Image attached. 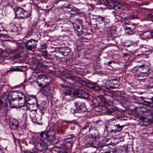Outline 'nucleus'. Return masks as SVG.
<instances>
[{"mask_svg": "<svg viewBox=\"0 0 153 153\" xmlns=\"http://www.w3.org/2000/svg\"><path fill=\"white\" fill-rule=\"evenodd\" d=\"M23 93L22 92H21L13 91L8 94L5 100V103H4L2 100H0V108L1 109H2L3 108L7 107L8 104L9 105L10 107H14V105H12L13 104L12 103V102L17 99H18Z\"/></svg>", "mask_w": 153, "mask_h": 153, "instance_id": "1", "label": "nucleus"}, {"mask_svg": "<svg viewBox=\"0 0 153 153\" xmlns=\"http://www.w3.org/2000/svg\"><path fill=\"white\" fill-rule=\"evenodd\" d=\"M36 82L38 86L44 88L50 85V80L48 77L44 75H39L36 76Z\"/></svg>", "mask_w": 153, "mask_h": 153, "instance_id": "2", "label": "nucleus"}, {"mask_svg": "<svg viewBox=\"0 0 153 153\" xmlns=\"http://www.w3.org/2000/svg\"><path fill=\"white\" fill-rule=\"evenodd\" d=\"M15 16L16 18L19 19H22L28 18L30 14L21 7H17L14 9Z\"/></svg>", "mask_w": 153, "mask_h": 153, "instance_id": "3", "label": "nucleus"}, {"mask_svg": "<svg viewBox=\"0 0 153 153\" xmlns=\"http://www.w3.org/2000/svg\"><path fill=\"white\" fill-rule=\"evenodd\" d=\"M34 144L35 149L39 151H43L47 148V143L43 139L37 140L35 141Z\"/></svg>", "mask_w": 153, "mask_h": 153, "instance_id": "4", "label": "nucleus"}, {"mask_svg": "<svg viewBox=\"0 0 153 153\" xmlns=\"http://www.w3.org/2000/svg\"><path fill=\"white\" fill-rule=\"evenodd\" d=\"M98 126V123L95 122L92 123L88 130L90 132V134L88 135L89 138L95 139L98 137L99 133L97 128Z\"/></svg>", "mask_w": 153, "mask_h": 153, "instance_id": "5", "label": "nucleus"}, {"mask_svg": "<svg viewBox=\"0 0 153 153\" xmlns=\"http://www.w3.org/2000/svg\"><path fill=\"white\" fill-rule=\"evenodd\" d=\"M66 92L68 93L70 96H71V94H74L77 96L78 97L85 99H87L89 97L88 94L87 93L80 89H77L73 91H68Z\"/></svg>", "mask_w": 153, "mask_h": 153, "instance_id": "6", "label": "nucleus"}, {"mask_svg": "<svg viewBox=\"0 0 153 153\" xmlns=\"http://www.w3.org/2000/svg\"><path fill=\"white\" fill-rule=\"evenodd\" d=\"M37 42L35 39H30L25 43V48L27 50L33 51L36 47Z\"/></svg>", "mask_w": 153, "mask_h": 153, "instance_id": "7", "label": "nucleus"}, {"mask_svg": "<svg viewBox=\"0 0 153 153\" xmlns=\"http://www.w3.org/2000/svg\"><path fill=\"white\" fill-rule=\"evenodd\" d=\"M33 103L28 102L26 105V108L27 110L30 111H35L37 110L38 108V104L34 98H32L31 100Z\"/></svg>", "mask_w": 153, "mask_h": 153, "instance_id": "8", "label": "nucleus"}, {"mask_svg": "<svg viewBox=\"0 0 153 153\" xmlns=\"http://www.w3.org/2000/svg\"><path fill=\"white\" fill-rule=\"evenodd\" d=\"M58 53L64 56H69L71 54V51L70 48L66 47H61L59 48Z\"/></svg>", "mask_w": 153, "mask_h": 153, "instance_id": "9", "label": "nucleus"}, {"mask_svg": "<svg viewBox=\"0 0 153 153\" xmlns=\"http://www.w3.org/2000/svg\"><path fill=\"white\" fill-rule=\"evenodd\" d=\"M73 143V142L71 141H64L61 143V146L64 148L65 150L68 151V153H69L72 148Z\"/></svg>", "mask_w": 153, "mask_h": 153, "instance_id": "10", "label": "nucleus"}, {"mask_svg": "<svg viewBox=\"0 0 153 153\" xmlns=\"http://www.w3.org/2000/svg\"><path fill=\"white\" fill-rule=\"evenodd\" d=\"M131 72L134 74L136 78L142 77H144V74L140 71V69L139 67V65L134 67L131 70Z\"/></svg>", "mask_w": 153, "mask_h": 153, "instance_id": "11", "label": "nucleus"}, {"mask_svg": "<svg viewBox=\"0 0 153 153\" xmlns=\"http://www.w3.org/2000/svg\"><path fill=\"white\" fill-rule=\"evenodd\" d=\"M67 78L71 80L76 81L77 85L81 87L84 83V81L81 79L79 77L69 75L68 76H66Z\"/></svg>", "mask_w": 153, "mask_h": 153, "instance_id": "12", "label": "nucleus"}, {"mask_svg": "<svg viewBox=\"0 0 153 153\" xmlns=\"http://www.w3.org/2000/svg\"><path fill=\"white\" fill-rule=\"evenodd\" d=\"M26 97L25 95L23 93L18 99V105L19 107H22L25 106L27 103Z\"/></svg>", "mask_w": 153, "mask_h": 153, "instance_id": "13", "label": "nucleus"}, {"mask_svg": "<svg viewBox=\"0 0 153 153\" xmlns=\"http://www.w3.org/2000/svg\"><path fill=\"white\" fill-rule=\"evenodd\" d=\"M52 153H68V151L65 150L63 147H54L51 149Z\"/></svg>", "mask_w": 153, "mask_h": 153, "instance_id": "14", "label": "nucleus"}, {"mask_svg": "<svg viewBox=\"0 0 153 153\" xmlns=\"http://www.w3.org/2000/svg\"><path fill=\"white\" fill-rule=\"evenodd\" d=\"M76 106L81 111L85 112L87 110L85 106V103L83 102L77 101L74 103Z\"/></svg>", "mask_w": 153, "mask_h": 153, "instance_id": "15", "label": "nucleus"}, {"mask_svg": "<svg viewBox=\"0 0 153 153\" xmlns=\"http://www.w3.org/2000/svg\"><path fill=\"white\" fill-rule=\"evenodd\" d=\"M139 67L142 70V72L143 74H144V77H147L148 75L150 74V72L149 69L146 66H145L144 65H139Z\"/></svg>", "mask_w": 153, "mask_h": 153, "instance_id": "16", "label": "nucleus"}, {"mask_svg": "<svg viewBox=\"0 0 153 153\" xmlns=\"http://www.w3.org/2000/svg\"><path fill=\"white\" fill-rule=\"evenodd\" d=\"M118 122L115 119H111L109 120L108 125V128H111L110 131H113V129L117 125V124Z\"/></svg>", "mask_w": 153, "mask_h": 153, "instance_id": "17", "label": "nucleus"}, {"mask_svg": "<svg viewBox=\"0 0 153 153\" xmlns=\"http://www.w3.org/2000/svg\"><path fill=\"white\" fill-rule=\"evenodd\" d=\"M107 83H110L109 87L107 88H109L112 87L116 88L119 85V82L118 80L116 79H113L107 81Z\"/></svg>", "mask_w": 153, "mask_h": 153, "instance_id": "18", "label": "nucleus"}, {"mask_svg": "<svg viewBox=\"0 0 153 153\" xmlns=\"http://www.w3.org/2000/svg\"><path fill=\"white\" fill-rule=\"evenodd\" d=\"M40 136L44 137V136H55V132L53 130L48 131H42L39 133Z\"/></svg>", "mask_w": 153, "mask_h": 153, "instance_id": "19", "label": "nucleus"}, {"mask_svg": "<svg viewBox=\"0 0 153 153\" xmlns=\"http://www.w3.org/2000/svg\"><path fill=\"white\" fill-rule=\"evenodd\" d=\"M88 86L89 88L94 90H100L101 88L100 85H98L94 82L89 83L88 85Z\"/></svg>", "mask_w": 153, "mask_h": 153, "instance_id": "20", "label": "nucleus"}, {"mask_svg": "<svg viewBox=\"0 0 153 153\" xmlns=\"http://www.w3.org/2000/svg\"><path fill=\"white\" fill-rule=\"evenodd\" d=\"M42 138H45L49 142H51L53 141H55L54 142V143H56L57 142H55V139L56 137L55 136H44V137H42Z\"/></svg>", "mask_w": 153, "mask_h": 153, "instance_id": "21", "label": "nucleus"}, {"mask_svg": "<svg viewBox=\"0 0 153 153\" xmlns=\"http://www.w3.org/2000/svg\"><path fill=\"white\" fill-rule=\"evenodd\" d=\"M109 3L108 0H98L97 1L98 4L103 6H107L108 5Z\"/></svg>", "mask_w": 153, "mask_h": 153, "instance_id": "22", "label": "nucleus"}, {"mask_svg": "<svg viewBox=\"0 0 153 153\" xmlns=\"http://www.w3.org/2000/svg\"><path fill=\"white\" fill-rule=\"evenodd\" d=\"M10 126L11 128L16 129L18 126V122L16 120H15L13 122L11 123Z\"/></svg>", "mask_w": 153, "mask_h": 153, "instance_id": "23", "label": "nucleus"}, {"mask_svg": "<svg viewBox=\"0 0 153 153\" xmlns=\"http://www.w3.org/2000/svg\"><path fill=\"white\" fill-rule=\"evenodd\" d=\"M124 126H120L118 123L117 124V125L116 126L114 127L113 131H119L121 130L123 127Z\"/></svg>", "mask_w": 153, "mask_h": 153, "instance_id": "24", "label": "nucleus"}, {"mask_svg": "<svg viewBox=\"0 0 153 153\" xmlns=\"http://www.w3.org/2000/svg\"><path fill=\"white\" fill-rule=\"evenodd\" d=\"M99 18H101V20L103 21L105 23H109L110 22V20L108 16H105L104 17H102L100 16Z\"/></svg>", "mask_w": 153, "mask_h": 153, "instance_id": "25", "label": "nucleus"}, {"mask_svg": "<svg viewBox=\"0 0 153 153\" xmlns=\"http://www.w3.org/2000/svg\"><path fill=\"white\" fill-rule=\"evenodd\" d=\"M97 100H99L103 104H105L106 102L105 98L102 95H100L97 96Z\"/></svg>", "mask_w": 153, "mask_h": 153, "instance_id": "26", "label": "nucleus"}, {"mask_svg": "<svg viewBox=\"0 0 153 153\" xmlns=\"http://www.w3.org/2000/svg\"><path fill=\"white\" fill-rule=\"evenodd\" d=\"M124 25H128L130 27V29H131V30H132L133 31L135 29L136 26L137 25V24H131V23H129L126 22L125 23Z\"/></svg>", "mask_w": 153, "mask_h": 153, "instance_id": "27", "label": "nucleus"}, {"mask_svg": "<svg viewBox=\"0 0 153 153\" xmlns=\"http://www.w3.org/2000/svg\"><path fill=\"white\" fill-rule=\"evenodd\" d=\"M107 148L106 149L107 150V151L108 152H109L110 153H111V152H114L115 151H116V150L114 148H111L110 147H108L107 146H105L103 147L102 149L103 150L105 149L106 148Z\"/></svg>", "mask_w": 153, "mask_h": 153, "instance_id": "28", "label": "nucleus"}, {"mask_svg": "<svg viewBox=\"0 0 153 153\" xmlns=\"http://www.w3.org/2000/svg\"><path fill=\"white\" fill-rule=\"evenodd\" d=\"M125 29L126 32L128 33H129L130 32H132L133 31L132 30H131L130 28V27L127 25H125Z\"/></svg>", "mask_w": 153, "mask_h": 153, "instance_id": "29", "label": "nucleus"}, {"mask_svg": "<svg viewBox=\"0 0 153 153\" xmlns=\"http://www.w3.org/2000/svg\"><path fill=\"white\" fill-rule=\"evenodd\" d=\"M6 52L8 53H14L17 51V50H11L9 48H7L6 50Z\"/></svg>", "mask_w": 153, "mask_h": 153, "instance_id": "30", "label": "nucleus"}, {"mask_svg": "<svg viewBox=\"0 0 153 153\" xmlns=\"http://www.w3.org/2000/svg\"><path fill=\"white\" fill-rule=\"evenodd\" d=\"M146 17H147L148 19L150 20L151 21L153 22V13H148L146 15Z\"/></svg>", "mask_w": 153, "mask_h": 153, "instance_id": "31", "label": "nucleus"}, {"mask_svg": "<svg viewBox=\"0 0 153 153\" xmlns=\"http://www.w3.org/2000/svg\"><path fill=\"white\" fill-rule=\"evenodd\" d=\"M115 8L116 9L123 10V7L122 5L120 4H117V5L115 7Z\"/></svg>", "mask_w": 153, "mask_h": 153, "instance_id": "32", "label": "nucleus"}, {"mask_svg": "<svg viewBox=\"0 0 153 153\" xmlns=\"http://www.w3.org/2000/svg\"><path fill=\"white\" fill-rule=\"evenodd\" d=\"M19 69L18 68H11L9 69L8 70L9 72H13V71H19Z\"/></svg>", "mask_w": 153, "mask_h": 153, "instance_id": "33", "label": "nucleus"}, {"mask_svg": "<svg viewBox=\"0 0 153 153\" xmlns=\"http://www.w3.org/2000/svg\"><path fill=\"white\" fill-rule=\"evenodd\" d=\"M77 108H78L76 106H75V107L71 108V113L73 114L75 113L77 111Z\"/></svg>", "mask_w": 153, "mask_h": 153, "instance_id": "34", "label": "nucleus"}, {"mask_svg": "<svg viewBox=\"0 0 153 153\" xmlns=\"http://www.w3.org/2000/svg\"><path fill=\"white\" fill-rule=\"evenodd\" d=\"M92 124H91L90 123H88L86 124L85 125L84 127L83 128V130L86 129L87 128H90V126H91Z\"/></svg>", "mask_w": 153, "mask_h": 153, "instance_id": "35", "label": "nucleus"}, {"mask_svg": "<svg viewBox=\"0 0 153 153\" xmlns=\"http://www.w3.org/2000/svg\"><path fill=\"white\" fill-rule=\"evenodd\" d=\"M46 46L45 44H42L41 45L40 47V51H42L46 50Z\"/></svg>", "mask_w": 153, "mask_h": 153, "instance_id": "36", "label": "nucleus"}, {"mask_svg": "<svg viewBox=\"0 0 153 153\" xmlns=\"http://www.w3.org/2000/svg\"><path fill=\"white\" fill-rule=\"evenodd\" d=\"M42 54L43 56L45 58H47V53L46 51V50L42 51Z\"/></svg>", "mask_w": 153, "mask_h": 153, "instance_id": "37", "label": "nucleus"}, {"mask_svg": "<svg viewBox=\"0 0 153 153\" xmlns=\"http://www.w3.org/2000/svg\"><path fill=\"white\" fill-rule=\"evenodd\" d=\"M108 114L109 115H114L115 113V111H108Z\"/></svg>", "mask_w": 153, "mask_h": 153, "instance_id": "38", "label": "nucleus"}, {"mask_svg": "<svg viewBox=\"0 0 153 153\" xmlns=\"http://www.w3.org/2000/svg\"><path fill=\"white\" fill-rule=\"evenodd\" d=\"M131 16L134 18V19H138L139 17V15L138 14H137L136 15H131Z\"/></svg>", "mask_w": 153, "mask_h": 153, "instance_id": "39", "label": "nucleus"}, {"mask_svg": "<svg viewBox=\"0 0 153 153\" xmlns=\"http://www.w3.org/2000/svg\"><path fill=\"white\" fill-rule=\"evenodd\" d=\"M0 37H2L3 38H7V35L5 34H4L2 33H0Z\"/></svg>", "mask_w": 153, "mask_h": 153, "instance_id": "40", "label": "nucleus"}, {"mask_svg": "<svg viewBox=\"0 0 153 153\" xmlns=\"http://www.w3.org/2000/svg\"><path fill=\"white\" fill-rule=\"evenodd\" d=\"M91 106L92 108H97V105H95V104L94 103H93V104H91Z\"/></svg>", "mask_w": 153, "mask_h": 153, "instance_id": "41", "label": "nucleus"}, {"mask_svg": "<svg viewBox=\"0 0 153 153\" xmlns=\"http://www.w3.org/2000/svg\"><path fill=\"white\" fill-rule=\"evenodd\" d=\"M98 108L99 109V111H100V110H102L103 109V108H104V106H99L98 107Z\"/></svg>", "mask_w": 153, "mask_h": 153, "instance_id": "42", "label": "nucleus"}, {"mask_svg": "<svg viewBox=\"0 0 153 153\" xmlns=\"http://www.w3.org/2000/svg\"><path fill=\"white\" fill-rule=\"evenodd\" d=\"M49 0H41V1L42 2H43L45 3H47L48 2V1Z\"/></svg>", "mask_w": 153, "mask_h": 153, "instance_id": "43", "label": "nucleus"}, {"mask_svg": "<svg viewBox=\"0 0 153 153\" xmlns=\"http://www.w3.org/2000/svg\"><path fill=\"white\" fill-rule=\"evenodd\" d=\"M32 98L29 99V101L27 100V102L26 105L27 104L28 102H30V103H33V102H32V101L31 100H32Z\"/></svg>", "mask_w": 153, "mask_h": 153, "instance_id": "44", "label": "nucleus"}, {"mask_svg": "<svg viewBox=\"0 0 153 153\" xmlns=\"http://www.w3.org/2000/svg\"><path fill=\"white\" fill-rule=\"evenodd\" d=\"M25 153H38V152L36 151L32 152L30 151H28Z\"/></svg>", "mask_w": 153, "mask_h": 153, "instance_id": "45", "label": "nucleus"}, {"mask_svg": "<svg viewBox=\"0 0 153 153\" xmlns=\"http://www.w3.org/2000/svg\"><path fill=\"white\" fill-rule=\"evenodd\" d=\"M123 56L124 57H127L129 56V55L127 53H126L123 55Z\"/></svg>", "mask_w": 153, "mask_h": 153, "instance_id": "46", "label": "nucleus"}, {"mask_svg": "<svg viewBox=\"0 0 153 153\" xmlns=\"http://www.w3.org/2000/svg\"><path fill=\"white\" fill-rule=\"evenodd\" d=\"M150 35L151 37H153V30L151 32Z\"/></svg>", "mask_w": 153, "mask_h": 153, "instance_id": "47", "label": "nucleus"}, {"mask_svg": "<svg viewBox=\"0 0 153 153\" xmlns=\"http://www.w3.org/2000/svg\"><path fill=\"white\" fill-rule=\"evenodd\" d=\"M150 35L151 37H153V30L151 32Z\"/></svg>", "mask_w": 153, "mask_h": 153, "instance_id": "48", "label": "nucleus"}, {"mask_svg": "<svg viewBox=\"0 0 153 153\" xmlns=\"http://www.w3.org/2000/svg\"><path fill=\"white\" fill-rule=\"evenodd\" d=\"M125 46L126 47H129L130 46H132V45L131 44L130 45H127V44H126Z\"/></svg>", "mask_w": 153, "mask_h": 153, "instance_id": "49", "label": "nucleus"}, {"mask_svg": "<svg viewBox=\"0 0 153 153\" xmlns=\"http://www.w3.org/2000/svg\"><path fill=\"white\" fill-rule=\"evenodd\" d=\"M128 19V17H124L123 18V19H125V20Z\"/></svg>", "mask_w": 153, "mask_h": 153, "instance_id": "50", "label": "nucleus"}, {"mask_svg": "<svg viewBox=\"0 0 153 153\" xmlns=\"http://www.w3.org/2000/svg\"><path fill=\"white\" fill-rule=\"evenodd\" d=\"M76 28L77 29V30L79 29H80V27L79 26H77V25L76 24Z\"/></svg>", "mask_w": 153, "mask_h": 153, "instance_id": "51", "label": "nucleus"}, {"mask_svg": "<svg viewBox=\"0 0 153 153\" xmlns=\"http://www.w3.org/2000/svg\"><path fill=\"white\" fill-rule=\"evenodd\" d=\"M112 61H110L108 62V64L109 65H110V64L112 63Z\"/></svg>", "mask_w": 153, "mask_h": 153, "instance_id": "52", "label": "nucleus"}, {"mask_svg": "<svg viewBox=\"0 0 153 153\" xmlns=\"http://www.w3.org/2000/svg\"><path fill=\"white\" fill-rule=\"evenodd\" d=\"M90 6L93 9L94 7V5L93 4H91Z\"/></svg>", "mask_w": 153, "mask_h": 153, "instance_id": "53", "label": "nucleus"}, {"mask_svg": "<svg viewBox=\"0 0 153 153\" xmlns=\"http://www.w3.org/2000/svg\"><path fill=\"white\" fill-rule=\"evenodd\" d=\"M151 100L152 101V103H153V97H152L151 98Z\"/></svg>", "mask_w": 153, "mask_h": 153, "instance_id": "54", "label": "nucleus"}, {"mask_svg": "<svg viewBox=\"0 0 153 153\" xmlns=\"http://www.w3.org/2000/svg\"><path fill=\"white\" fill-rule=\"evenodd\" d=\"M23 0H17V1H18L19 2H22Z\"/></svg>", "mask_w": 153, "mask_h": 153, "instance_id": "55", "label": "nucleus"}, {"mask_svg": "<svg viewBox=\"0 0 153 153\" xmlns=\"http://www.w3.org/2000/svg\"><path fill=\"white\" fill-rule=\"evenodd\" d=\"M151 102H149V105H151Z\"/></svg>", "mask_w": 153, "mask_h": 153, "instance_id": "56", "label": "nucleus"}, {"mask_svg": "<svg viewBox=\"0 0 153 153\" xmlns=\"http://www.w3.org/2000/svg\"><path fill=\"white\" fill-rule=\"evenodd\" d=\"M14 138H15V140H16V138L15 137H14Z\"/></svg>", "mask_w": 153, "mask_h": 153, "instance_id": "57", "label": "nucleus"}, {"mask_svg": "<svg viewBox=\"0 0 153 153\" xmlns=\"http://www.w3.org/2000/svg\"><path fill=\"white\" fill-rule=\"evenodd\" d=\"M73 23L74 24H74H75V23L74 22Z\"/></svg>", "mask_w": 153, "mask_h": 153, "instance_id": "58", "label": "nucleus"}, {"mask_svg": "<svg viewBox=\"0 0 153 153\" xmlns=\"http://www.w3.org/2000/svg\"><path fill=\"white\" fill-rule=\"evenodd\" d=\"M11 32H13V30H11Z\"/></svg>", "mask_w": 153, "mask_h": 153, "instance_id": "59", "label": "nucleus"}, {"mask_svg": "<svg viewBox=\"0 0 153 153\" xmlns=\"http://www.w3.org/2000/svg\"><path fill=\"white\" fill-rule=\"evenodd\" d=\"M94 1H97V0H94Z\"/></svg>", "mask_w": 153, "mask_h": 153, "instance_id": "60", "label": "nucleus"}]
</instances>
